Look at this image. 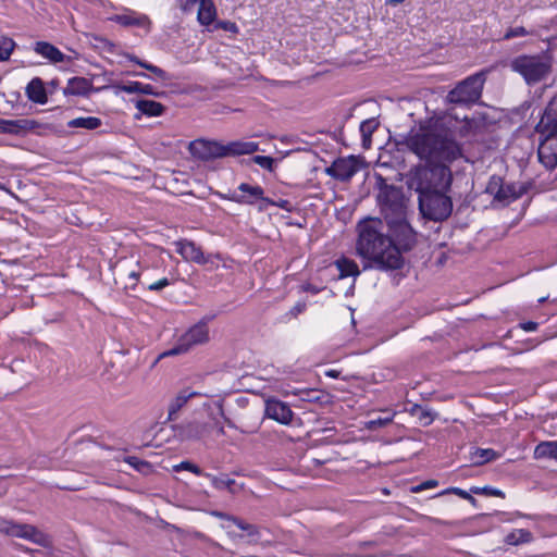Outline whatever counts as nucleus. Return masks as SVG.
Returning <instances> with one entry per match:
<instances>
[{
	"instance_id": "nucleus-1",
	"label": "nucleus",
	"mask_w": 557,
	"mask_h": 557,
	"mask_svg": "<svg viewBox=\"0 0 557 557\" xmlns=\"http://www.w3.org/2000/svg\"><path fill=\"white\" fill-rule=\"evenodd\" d=\"M393 201L382 203V212L387 220L391 235L385 233L384 223L376 218H368L357 225L356 253L362 259L363 270L399 269L404 262L401 249H408L413 232L406 221V206L398 191L388 195Z\"/></svg>"
},
{
	"instance_id": "nucleus-2",
	"label": "nucleus",
	"mask_w": 557,
	"mask_h": 557,
	"mask_svg": "<svg viewBox=\"0 0 557 557\" xmlns=\"http://www.w3.org/2000/svg\"><path fill=\"white\" fill-rule=\"evenodd\" d=\"M406 146L425 165L410 171L408 186L418 194L449 191L453 173L448 163L462 157L460 145L453 135L436 123H424L410 131L406 137Z\"/></svg>"
},
{
	"instance_id": "nucleus-3",
	"label": "nucleus",
	"mask_w": 557,
	"mask_h": 557,
	"mask_svg": "<svg viewBox=\"0 0 557 557\" xmlns=\"http://www.w3.org/2000/svg\"><path fill=\"white\" fill-rule=\"evenodd\" d=\"M223 423L235 428L233 420L224 414L223 400L221 398L207 399L202 403V421L188 423L183 428L181 435L187 440L201 438L210 432L223 435Z\"/></svg>"
},
{
	"instance_id": "nucleus-4",
	"label": "nucleus",
	"mask_w": 557,
	"mask_h": 557,
	"mask_svg": "<svg viewBox=\"0 0 557 557\" xmlns=\"http://www.w3.org/2000/svg\"><path fill=\"white\" fill-rule=\"evenodd\" d=\"M541 136L539 159L549 169L557 165V96L549 102L536 125Z\"/></svg>"
},
{
	"instance_id": "nucleus-5",
	"label": "nucleus",
	"mask_w": 557,
	"mask_h": 557,
	"mask_svg": "<svg viewBox=\"0 0 557 557\" xmlns=\"http://www.w3.org/2000/svg\"><path fill=\"white\" fill-rule=\"evenodd\" d=\"M554 60L549 51L536 54H521L510 62V67L524 79L527 85L546 82L553 72Z\"/></svg>"
},
{
	"instance_id": "nucleus-6",
	"label": "nucleus",
	"mask_w": 557,
	"mask_h": 557,
	"mask_svg": "<svg viewBox=\"0 0 557 557\" xmlns=\"http://www.w3.org/2000/svg\"><path fill=\"white\" fill-rule=\"evenodd\" d=\"M447 193L419 194V207L423 216L434 221L447 219L453 210V203Z\"/></svg>"
},
{
	"instance_id": "nucleus-7",
	"label": "nucleus",
	"mask_w": 557,
	"mask_h": 557,
	"mask_svg": "<svg viewBox=\"0 0 557 557\" xmlns=\"http://www.w3.org/2000/svg\"><path fill=\"white\" fill-rule=\"evenodd\" d=\"M483 84L484 76L482 74L472 75L454 88L448 94V99L455 103L474 102L481 96Z\"/></svg>"
},
{
	"instance_id": "nucleus-8",
	"label": "nucleus",
	"mask_w": 557,
	"mask_h": 557,
	"mask_svg": "<svg viewBox=\"0 0 557 557\" xmlns=\"http://www.w3.org/2000/svg\"><path fill=\"white\" fill-rule=\"evenodd\" d=\"M209 339V330L206 323L190 327L180 339L178 344L165 351L163 356H175L187 352L193 346L203 344Z\"/></svg>"
},
{
	"instance_id": "nucleus-9",
	"label": "nucleus",
	"mask_w": 557,
	"mask_h": 557,
	"mask_svg": "<svg viewBox=\"0 0 557 557\" xmlns=\"http://www.w3.org/2000/svg\"><path fill=\"white\" fill-rule=\"evenodd\" d=\"M364 161L356 156L339 158L326 169V173L339 181L350 180L362 166Z\"/></svg>"
},
{
	"instance_id": "nucleus-10",
	"label": "nucleus",
	"mask_w": 557,
	"mask_h": 557,
	"mask_svg": "<svg viewBox=\"0 0 557 557\" xmlns=\"http://www.w3.org/2000/svg\"><path fill=\"white\" fill-rule=\"evenodd\" d=\"M486 193L503 203L508 205L522 195V189L515 184H503L499 177H492L486 186Z\"/></svg>"
},
{
	"instance_id": "nucleus-11",
	"label": "nucleus",
	"mask_w": 557,
	"mask_h": 557,
	"mask_svg": "<svg viewBox=\"0 0 557 557\" xmlns=\"http://www.w3.org/2000/svg\"><path fill=\"white\" fill-rule=\"evenodd\" d=\"M190 153L198 159L209 160L226 156V150L223 145L216 141H209L205 139H197L189 145Z\"/></svg>"
},
{
	"instance_id": "nucleus-12",
	"label": "nucleus",
	"mask_w": 557,
	"mask_h": 557,
	"mask_svg": "<svg viewBox=\"0 0 557 557\" xmlns=\"http://www.w3.org/2000/svg\"><path fill=\"white\" fill-rule=\"evenodd\" d=\"M0 533L23 539L29 542H35L34 527L25 523L14 522L2 517H0Z\"/></svg>"
},
{
	"instance_id": "nucleus-13",
	"label": "nucleus",
	"mask_w": 557,
	"mask_h": 557,
	"mask_svg": "<svg viewBox=\"0 0 557 557\" xmlns=\"http://www.w3.org/2000/svg\"><path fill=\"white\" fill-rule=\"evenodd\" d=\"M263 194V189L260 186L242 183L237 191L232 196V199L236 202L247 205H253L260 200L262 205H264V202H270V199L265 198Z\"/></svg>"
},
{
	"instance_id": "nucleus-14",
	"label": "nucleus",
	"mask_w": 557,
	"mask_h": 557,
	"mask_svg": "<svg viewBox=\"0 0 557 557\" xmlns=\"http://www.w3.org/2000/svg\"><path fill=\"white\" fill-rule=\"evenodd\" d=\"M265 416L281 424H289L294 413L286 403L271 398L265 401Z\"/></svg>"
},
{
	"instance_id": "nucleus-15",
	"label": "nucleus",
	"mask_w": 557,
	"mask_h": 557,
	"mask_svg": "<svg viewBox=\"0 0 557 557\" xmlns=\"http://www.w3.org/2000/svg\"><path fill=\"white\" fill-rule=\"evenodd\" d=\"M109 88L108 85L101 87H94L92 81L85 77H72L69 79L66 87L64 88V95L71 96H88L90 92H99L103 89Z\"/></svg>"
},
{
	"instance_id": "nucleus-16",
	"label": "nucleus",
	"mask_w": 557,
	"mask_h": 557,
	"mask_svg": "<svg viewBox=\"0 0 557 557\" xmlns=\"http://www.w3.org/2000/svg\"><path fill=\"white\" fill-rule=\"evenodd\" d=\"M106 83H109V88H111L115 96H119L120 92L126 94H140V95H152L157 96L154 87L149 84H143L139 82H126V83H111L110 79H104Z\"/></svg>"
},
{
	"instance_id": "nucleus-17",
	"label": "nucleus",
	"mask_w": 557,
	"mask_h": 557,
	"mask_svg": "<svg viewBox=\"0 0 557 557\" xmlns=\"http://www.w3.org/2000/svg\"><path fill=\"white\" fill-rule=\"evenodd\" d=\"M175 246L176 251L183 257L184 260L198 264L207 263V258L205 257L202 250L195 243L188 240H180L175 243Z\"/></svg>"
},
{
	"instance_id": "nucleus-18",
	"label": "nucleus",
	"mask_w": 557,
	"mask_h": 557,
	"mask_svg": "<svg viewBox=\"0 0 557 557\" xmlns=\"http://www.w3.org/2000/svg\"><path fill=\"white\" fill-rule=\"evenodd\" d=\"M221 528L224 529L231 537H243L244 534L238 531L246 532L247 535H253V527L238 520L236 518L227 516L221 523Z\"/></svg>"
},
{
	"instance_id": "nucleus-19",
	"label": "nucleus",
	"mask_w": 557,
	"mask_h": 557,
	"mask_svg": "<svg viewBox=\"0 0 557 557\" xmlns=\"http://www.w3.org/2000/svg\"><path fill=\"white\" fill-rule=\"evenodd\" d=\"M113 21L124 25V26H137L146 32L149 29L150 21L148 16L136 13V12H126L123 14H117L112 17Z\"/></svg>"
},
{
	"instance_id": "nucleus-20",
	"label": "nucleus",
	"mask_w": 557,
	"mask_h": 557,
	"mask_svg": "<svg viewBox=\"0 0 557 557\" xmlns=\"http://www.w3.org/2000/svg\"><path fill=\"white\" fill-rule=\"evenodd\" d=\"M126 58L129 61L138 64L140 67L146 69L147 71H149L152 74V76H151L146 73H132L133 75L139 76V77H145V78H154V79H160V81L169 79V75L162 69H160L151 63L145 62L132 54H126Z\"/></svg>"
},
{
	"instance_id": "nucleus-21",
	"label": "nucleus",
	"mask_w": 557,
	"mask_h": 557,
	"mask_svg": "<svg viewBox=\"0 0 557 557\" xmlns=\"http://www.w3.org/2000/svg\"><path fill=\"white\" fill-rule=\"evenodd\" d=\"M35 127V122L28 120L0 119V133L21 134Z\"/></svg>"
},
{
	"instance_id": "nucleus-22",
	"label": "nucleus",
	"mask_w": 557,
	"mask_h": 557,
	"mask_svg": "<svg viewBox=\"0 0 557 557\" xmlns=\"http://www.w3.org/2000/svg\"><path fill=\"white\" fill-rule=\"evenodd\" d=\"M216 16V9L212 0H200L197 18L201 25H210Z\"/></svg>"
},
{
	"instance_id": "nucleus-23",
	"label": "nucleus",
	"mask_w": 557,
	"mask_h": 557,
	"mask_svg": "<svg viewBox=\"0 0 557 557\" xmlns=\"http://www.w3.org/2000/svg\"><path fill=\"white\" fill-rule=\"evenodd\" d=\"M37 53L51 63L64 62L66 59L58 48L47 42H37Z\"/></svg>"
},
{
	"instance_id": "nucleus-24",
	"label": "nucleus",
	"mask_w": 557,
	"mask_h": 557,
	"mask_svg": "<svg viewBox=\"0 0 557 557\" xmlns=\"http://www.w3.org/2000/svg\"><path fill=\"white\" fill-rule=\"evenodd\" d=\"M224 148L226 150V156H236L253 153L259 149V146L253 141H235L224 146Z\"/></svg>"
},
{
	"instance_id": "nucleus-25",
	"label": "nucleus",
	"mask_w": 557,
	"mask_h": 557,
	"mask_svg": "<svg viewBox=\"0 0 557 557\" xmlns=\"http://www.w3.org/2000/svg\"><path fill=\"white\" fill-rule=\"evenodd\" d=\"M37 557H59V553L52 548L51 537L37 530Z\"/></svg>"
},
{
	"instance_id": "nucleus-26",
	"label": "nucleus",
	"mask_w": 557,
	"mask_h": 557,
	"mask_svg": "<svg viewBox=\"0 0 557 557\" xmlns=\"http://www.w3.org/2000/svg\"><path fill=\"white\" fill-rule=\"evenodd\" d=\"M135 107L140 114L151 117L160 116L164 111V107L160 102L153 100H137L135 102Z\"/></svg>"
},
{
	"instance_id": "nucleus-27",
	"label": "nucleus",
	"mask_w": 557,
	"mask_h": 557,
	"mask_svg": "<svg viewBox=\"0 0 557 557\" xmlns=\"http://www.w3.org/2000/svg\"><path fill=\"white\" fill-rule=\"evenodd\" d=\"M195 396H197V393L189 389L178 392L169 405V416L172 417L176 414L187 401Z\"/></svg>"
},
{
	"instance_id": "nucleus-28",
	"label": "nucleus",
	"mask_w": 557,
	"mask_h": 557,
	"mask_svg": "<svg viewBox=\"0 0 557 557\" xmlns=\"http://www.w3.org/2000/svg\"><path fill=\"white\" fill-rule=\"evenodd\" d=\"M102 125V121L96 116H79L67 122L70 128H84L94 131Z\"/></svg>"
},
{
	"instance_id": "nucleus-29",
	"label": "nucleus",
	"mask_w": 557,
	"mask_h": 557,
	"mask_svg": "<svg viewBox=\"0 0 557 557\" xmlns=\"http://www.w3.org/2000/svg\"><path fill=\"white\" fill-rule=\"evenodd\" d=\"M534 458H552L557 460V441L541 442L534 449Z\"/></svg>"
},
{
	"instance_id": "nucleus-30",
	"label": "nucleus",
	"mask_w": 557,
	"mask_h": 557,
	"mask_svg": "<svg viewBox=\"0 0 557 557\" xmlns=\"http://www.w3.org/2000/svg\"><path fill=\"white\" fill-rule=\"evenodd\" d=\"M379 122L375 119H369L361 123L360 133L362 137V147L364 149H369L371 147L372 140L371 136L374 131L377 128Z\"/></svg>"
},
{
	"instance_id": "nucleus-31",
	"label": "nucleus",
	"mask_w": 557,
	"mask_h": 557,
	"mask_svg": "<svg viewBox=\"0 0 557 557\" xmlns=\"http://www.w3.org/2000/svg\"><path fill=\"white\" fill-rule=\"evenodd\" d=\"M498 457L499 455L491 448H475L471 453L470 459L474 465H483Z\"/></svg>"
},
{
	"instance_id": "nucleus-32",
	"label": "nucleus",
	"mask_w": 557,
	"mask_h": 557,
	"mask_svg": "<svg viewBox=\"0 0 557 557\" xmlns=\"http://www.w3.org/2000/svg\"><path fill=\"white\" fill-rule=\"evenodd\" d=\"M336 267L341 272V277L357 276L360 274L358 264L348 258H341L336 261Z\"/></svg>"
},
{
	"instance_id": "nucleus-33",
	"label": "nucleus",
	"mask_w": 557,
	"mask_h": 557,
	"mask_svg": "<svg viewBox=\"0 0 557 557\" xmlns=\"http://www.w3.org/2000/svg\"><path fill=\"white\" fill-rule=\"evenodd\" d=\"M57 86V81H51L48 86H45V84L37 78V104H45L48 101V94H53Z\"/></svg>"
},
{
	"instance_id": "nucleus-34",
	"label": "nucleus",
	"mask_w": 557,
	"mask_h": 557,
	"mask_svg": "<svg viewBox=\"0 0 557 557\" xmlns=\"http://www.w3.org/2000/svg\"><path fill=\"white\" fill-rule=\"evenodd\" d=\"M532 539V535L529 531L524 529L513 530L506 536V542L510 545H518L521 543H528Z\"/></svg>"
},
{
	"instance_id": "nucleus-35",
	"label": "nucleus",
	"mask_w": 557,
	"mask_h": 557,
	"mask_svg": "<svg viewBox=\"0 0 557 557\" xmlns=\"http://www.w3.org/2000/svg\"><path fill=\"white\" fill-rule=\"evenodd\" d=\"M14 41L11 38L2 37L0 38V60L5 61L10 58L13 49Z\"/></svg>"
},
{
	"instance_id": "nucleus-36",
	"label": "nucleus",
	"mask_w": 557,
	"mask_h": 557,
	"mask_svg": "<svg viewBox=\"0 0 557 557\" xmlns=\"http://www.w3.org/2000/svg\"><path fill=\"white\" fill-rule=\"evenodd\" d=\"M173 470L174 471H181V470H188L197 475H201L202 474V471L200 470L199 467H197L196 465L191 463V462H188V461H183L178 465H175L173 467Z\"/></svg>"
},
{
	"instance_id": "nucleus-37",
	"label": "nucleus",
	"mask_w": 557,
	"mask_h": 557,
	"mask_svg": "<svg viewBox=\"0 0 557 557\" xmlns=\"http://www.w3.org/2000/svg\"><path fill=\"white\" fill-rule=\"evenodd\" d=\"M528 34H529V32L524 27L519 26V27L508 29L506 32V34L504 35V39L508 40V39H511L515 37L525 36Z\"/></svg>"
},
{
	"instance_id": "nucleus-38",
	"label": "nucleus",
	"mask_w": 557,
	"mask_h": 557,
	"mask_svg": "<svg viewBox=\"0 0 557 557\" xmlns=\"http://www.w3.org/2000/svg\"><path fill=\"white\" fill-rule=\"evenodd\" d=\"M392 422V418L388 417V418H377V419H373V420H370L367 422V428L369 430H375L377 428H381V426H384L388 423Z\"/></svg>"
},
{
	"instance_id": "nucleus-39",
	"label": "nucleus",
	"mask_w": 557,
	"mask_h": 557,
	"mask_svg": "<svg viewBox=\"0 0 557 557\" xmlns=\"http://www.w3.org/2000/svg\"><path fill=\"white\" fill-rule=\"evenodd\" d=\"M255 162L261 168L270 170L273 164V159L271 157L257 156L255 157Z\"/></svg>"
},
{
	"instance_id": "nucleus-40",
	"label": "nucleus",
	"mask_w": 557,
	"mask_h": 557,
	"mask_svg": "<svg viewBox=\"0 0 557 557\" xmlns=\"http://www.w3.org/2000/svg\"><path fill=\"white\" fill-rule=\"evenodd\" d=\"M126 461L139 471H145L149 467L147 462L138 460L136 457H128Z\"/></svg>"
},
{
	"instance_id": "nucleus-41",
	"label": "nucleus",
	"mask_w": 557,
	"mask_h": 557,
	"mask_svg": "<svg viewBox=\"0 0 557 557\" xmlns=\"http://www.w3.org/2000/svg\"><path fill=\"white\" fill-rule=\"evenodd\" d=\"M180 7L183 11L188 12L191 11L193 8L199 2L200 0H178Z\"/></svg>"
},
{
	"instance_id": "nucleus-42",
	"label": "nucleus",
	"mask_w": 557,
	"mask_h": 557,
	"mask_svg": "<svg viewBox=\"0 0 557 557\" xmlns=\"http://www.w3.org/2000/svg\"><path fill=\"white\" fill-rule=\"evenodd\" d=\"M218 27H220L224 30L231 32V33L238 32V27L236 26V24L233 22H228V21L219 22Z\"/></svg>"
},
{
	"instance_id": "nucleus-43",
	"label": "nucleus",
	"mask_w": 557,
	"mask_h": 557,
	"mask_svg": "<svg viewBox=\"0 0 557 557\" xmlns=\"http://www.w3.org/2000/svg\"><path fill=\"white\" fill-rule=\"evenodd\" d=\"M168 278H161L158 282H154L153 284L149 285L148 288L150 290H160L169 285Z\"/></svg>"
},
{
	"instance_id": "nucleus-44",
	"label": "nucleus",
	"mask_w": 557,
	"mask_h": 557,
	"mask_svg": "<svg viewBox=\"0 0 557 557\" xmlns=\"http://www.w3.org/2000/svg\"><path fill=\"white\" fill-rule=\"evenodd\" d=\"M268 206H277L282 209L288 210L289 202L287 200H280L278 202L270 200V202H264V205H261V209H265Z\"/></svg>"
},
{
	"instance_id": "nucleus-45",
	"label": "nucleus",
	"mask_w": 557,
	"mask_h": 557,
	"mask_svg": "<svg viewBox=\"0 0 557 557\" xmlns=\"http://www.w3.org/2000/svg\"><path fill=\"white\" fill-rule=\"evenodd\" d=\"M445 493H454V494H456V495H458V496H460V497H462L465 499H470L471 498V496L469 495L468 492H466V491H463V490H461L459 487L448 488L447 491H445Z\"/></svg>"
},
{
	"instance_id": "nucleus-46",
	"label": "nucleus",
	"mask_w": 557,
	"mask_h": 557,
	"mask_svg": "<svg viewBox=\"0 0 557 557\" xmlns=\"http://www.w3.org/2000/svg\"><path fill=\"white\" fill-rule=\"evenodd\" d=\"M26 94L29 100L35 101V78L28 82L26 86Z\"/></svg>"
},
{
	"instance_id": "nucleus-47",
	"label": "nucleus",
	"mask_w": 557,
	"mask_h": 557,
	"mask_svg": "<svg viewBox=\"0 0 557 557\" xmlns=\"http://www.w3.org/2000/svg\"><path fill=\"white\" fill-rule=\"evenodd\" d=\"M436 486H437V481L428 480V481L421 483L417 488H414V491H423V490H429V488H433Z\"/></svg>"
},
{
	"instance_id": "nucleus-48",
	"label": "nucleus",
	"mask_w": 557,
	"mask_h": 557,
	"mask_svg": "<svg viewBox=\"0 0 557 557\" xmlns=\"http://www.w3.org/2000/svg\"><path fill=\"white\" fill-rule=\"evenodd\" d=\"M522 329L527 332L535 331L537 327V324L535 322H525L521 324Z\"/></svg>"
},
{
	"instance_id": "nucleus-49",
	"label": "nucleus",
	"mask_w": 557,
	"mask_h": 557,
	"mask_svg": "<svg viewBox=\"0 0 557 557\" xmlns=\"http://www.w3.org/2000/svg\"><path fill=\"white\" fill-rule=\"evenodd\" d=\"M139 274H140V273H139V272H137V271H131V272L128 273V277L133 281V283H132V287H134V286L136 285L137 280H138V277H139Z\"/></svg>"
},
{
	"instance_id": "nucleus-50",
	"label": "nucleus",
	"mask_w": 557,
	"mask_h": 557,
	"mask_svg": "<svg viewBox=\"0 0 557 557\" xmlns=\"http://www.w3.org/2000/svg\"><path fill=\"white\" fill-rule=\"evenodd\" d=\"M211 515L222 519V521L227 517L225 513L220 512V511H212Z\"/></svg>"
},
{
	"instance_id": "nucleus-51",
	"label": "nucleus",
	"mask_w": 557,
	"mask_h": 557,
	"mask_svg": "<svg viewBox=\"0 0 557 557\" xmlns=\"http://www.w3.org/2000/svg\"><path fill=\"white\" fill-rule=\"evenodd\" d=\"M15 548H16V549H21V550H23V552H25V553H32V549L26 548V547H24V546H23V545H21V544H15Z\"/></svg>"
},
{
	"instance_id": "nucleus-52",
	"label": "nucleus",
	"mask_w": 557,
	"mask_h": 557,
	"mask_svg": "<svg viewBox=\"0 0 557 557\" xmlns=\"http://www.w3.org/2000/svg\"><path fill=\"white\" fill-rule=\"evenodd\" d=\"M404 1L405 0H387V3L395 7Z\"/></svg>"
},
{
	"instance_id": "nucleus-53",
	"label": "nucleus",
	"mask_w": 557,
	"mask_h": 557,
	"mask_svg": "<svg viewBox=\"0 0 557 557\" xmlns=\"http://www.w3.org/2000/svg\"><path fill=\"white\" fill-rule=\"evenodd\" d=\"M305 308V305H297L294 310H296L297 312H301Z\"/></svg>"
},
{
	"instance_id": "nucleus-54",
	"label": "nucleus",
	"mask_w": 557,
	"mask_h": 557,
	"mask_svg": "<svg viewBox=\"0 0 557 557\" xmlns=\"http://www.w3.org/2000/svg\"><path fill=\"white\" fill-rule=\"evenodd\" d=\"M222 483H223V482H216V481L214 480V484H215V486H218V487H219Z\"/></svg>"
},
{
	"instance_id": "nucleus-55",
	"label": "nucleus",
	"mask_w": 557,
	"mask_h": 557,
	"mask_svg": "<svg viewBox=\"0 0 557 557\" xmlns=\"http://www.w3.org/2000/svg\"><path fill=\"white\" fill-rule=\"evenodd\" d=\"M244 400H245L244 398H238V399H237L238 404L244 403Z\"/></svg>"
}]
</instances>
